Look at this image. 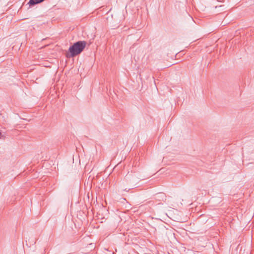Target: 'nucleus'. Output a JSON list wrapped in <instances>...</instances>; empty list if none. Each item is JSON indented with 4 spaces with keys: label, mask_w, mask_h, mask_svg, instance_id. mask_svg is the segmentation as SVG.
<instances>
[{
    "label": "nucleus",
    "mask_w": 254,
    "mask_h": 254,
    "mask_svg": "<svg viewBox=\"0 0 254 254\" xmlns=\"http://www.w3.org/2000/svg\"><path fill=\"white\" fill-rule=\"evenodd\" d=\"M86 43L85 41H78L69 48L67 57H73L79 54L85 48Z\"/></svg>",
    "instance_id": "f257e3e1"
},
{
    "label": "nucleus",
    "mask_w": 254,
    "mask_h": 254,
    "mask_svg": "<svg viewBox=\"0 0 254 254\" xmlns=\"http://www.w3.org/2000/svg\"><path fill=\"white\" fill-rule=\"evenodd\" d=\"M44 0H30L29 3L31 5H34L43 1Z\"/></svg>",
    "instance_id": "f03ea898"
}]
</instances>
